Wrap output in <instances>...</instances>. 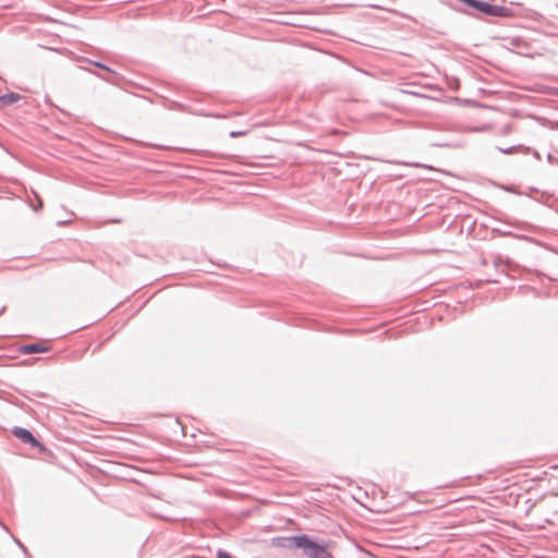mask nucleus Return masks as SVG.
I'll list each match as a JSON object with an SVG mask.
<instances>
[{
  "label": "nucleus",
  "mask_w": 558,
  "mask_h": 558,
  "mask_svg": "<svg viewBox=\"0 0 558 558\" xmlns=\"http://www.w3.org/2000/svg\"><path fill=\"white\" fill-rule=\"evenodd\" d=\"M291 541L295 547L302 548L305 554H307L316 544L306 535L295 536Z\"/></svg>",
  "instance_id": "f03ea898"
},
{
  "label": "nucleus",
  "mask_w": 558,
  "mask_h": 558,
  "mask_svg": "<svg viewBox=\"0 0 558 558\" xmlns=\"http://www.w3.org/2000/svg\"><path fill=\"white\" fill-rule=\"evenodd\" d=\"M21 351L25 354H33V353H38V352H46L47 348H45L43 344L34 343V344L23 345Z\"/></svg>",
  "instance_id": "39448f33"
},
{
  "label": "nucleus",
  "mask_w": 558,
  "mask_h": 558,
  "mask_svg": "<svg viewBox=\"0 0 558 558\" xmlns=\"http://www.w3.org/2000/svg\"><path fill=\"white\" fill-rule=\"evenodd\" d=\"M13 434L21 441H23L25 444H29L31 446L39 448L40 450H45V447L39 441H37L35 439V437L33 436V434L29 430H27L25 428L16 427L13 430Z\"/></svg>",
  "instance_id": "f257e3e1"
},
{
  "label": "nucleus",
  "mask_w": 558,
  "mask_h": 558,
  "mask_svg": "<svg viewBox=\"0 0 558 558\" xmlns=\"http://www.w3.org/2000/svg\"><path fill=\"white\" fill-rule=\"evenodd\" d=\"M22 99V96L16 93H9L0 97V108L11 106Z\"/></svg>",
  "instance_id": "7ed1b4c3"
},
{
  "label": "nucleus",
  "mask_w": 558,
  "mask_h": 558,
  "mask_svg": "<svg viewBox=\"0 0 558 558\" xmlns=\"http://www.w3.org/2000/svg\"><path fill=\"white\" fill-rule=\"evenodd\" d=\"M550 470H556V471H558V465H553V466H550Z\"/></svg>",
  "instance_id": "6e6552de"
},
{
  "label": "nucleus",
  "mask_w": 558,
  "mask_h": 558,
  "mask_svg": "<svg viewBox=\"0 0 558 558\" xmlns=\"http://www.w3.org/2000/svg\"><path fill=\"white\" fill-rule=\"evenodd\" d=\"M247 134V131H236V132H231V136L232 137H238V136H244Z\"/></svg>",
  "instance_id": "423d86ee"
},
{
  "label": "nucleus",
  "mask_w": 558,
  "mask_h": 558,
  "mask_svg": "<svg viewBox=\"0 0 558 558\" xmlns=\"http://www.w3.org/2000/svg\"><path fill=\"white\" fill-rule=\"evenodd\" d=\"M217 557L218 558H231L230 554H228L227 551H223V550H219L217 554Z\"/></svg>",
  "instance_id": "0eeeda50"
},
{
  "label": "nucleus",
  "mask_w": 558,
  "mask_h": 558,
  "mask_svg": "<svg viewBox=\"0 0 558 558\" xmlns=\"http://www.w3.org/2000/svg\"><path fill=\"white\" fill-rule=\"evenodd\" d=\"M306 555L310 558H332L327 549L319 544H315V546Z\"/></svg>",
  "instance_id": "20e7f679"
}]
</instances>
